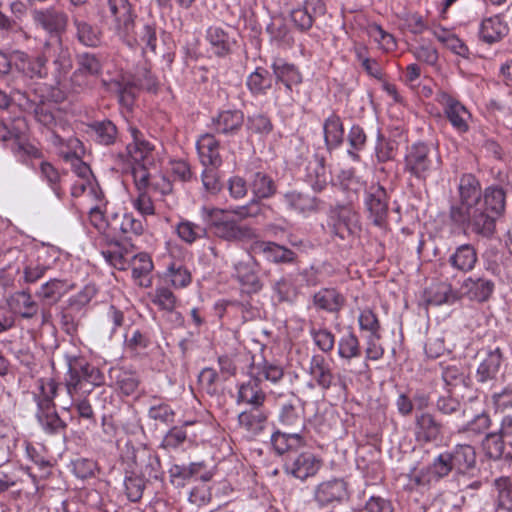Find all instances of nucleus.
Instances as JSON below:
<instances>
[{
  "mask_svg": "<svg viewBox=\"0 0 512 512\" xmlns=\"http://www.w3.org/2000/svg\"><path fill=\"white\" fill-rule=\"evenodd\" d=\"M505 207L506 193L502 187L491 185L482 191L474 175L464 174L459 180L458 198L450 203L448 218L465 234L491 239Z\"/></svg>",
  "mask_w": 512,
  "mask_h": 512,
  "instance_id": "f257e3e1",
  "label": "nucleus"
},
{
  "mask_svg": "<svg viewBox=\"0 0 512 512\" xmlns=\"http://www.w3.org/2000/svg\"><path fill=\"white\" fill-rule=\"evenodd\" d=\"M64 385L71 399L87 397L105 383L103 372L84 357L68 356Z\"/></svg>",
  "mask_w": 512,
  "mask_h": 512,
  "instance_id": "f03ea898",
  "label": "nucleus"
},
{
  "mask_svg": "<svg viewBox=\"0 0 512 512\" xmlns=\"http://www.w3.org/2000/svg\"><path fill=\"white\" fill-rule=\"evenodd\" d=\"M227 212V210L203 206L200 215L215 237L233 244L253 243L257 238L256 229L240 224L236 219L227 216Z\"/></svg>",
  "mask_w": 512,
  "mask_h": 512,
  "instance_id": "7ed1b4c3",
  "label": "nucleus"
},
{
  "mask_svg": "<svg viewBox=\"0 0 512 512\" xmlns=\"http://www.w3.org/2000/svg\"><path fill=\"white\" fill-rule=\"evenodd\" d=\"M59 383L53 378L40 381V394L35 395L37 404L36 419L42 430L49 435L65 434L67 423L58 415L54 398Z\"/></svg>",
  "mask_w": 512,
  "mask_h": 512,
  "instance_id": "20e7f679",
  "label": "nucleus"
},
{
  "mask_svg": "<svg viewBox=\"0 0 512 512\" xmlns=\"http://www.w3.org/2000/svg\"><path fill=\"white\" fill-rule=\"evenodd\" d=\"M441 165L437 151L425 142L418 141L407 148L404 156V172L418 181L425 182L427 178Z\"/></svg>",
  "mask_w": 512,
  "mask_h": 512,
  "instance_id": "39448f33",
  "label": "nucleus"
},
{
  "mask_svg": "<svg viewBox=\"0 0 512 512\" xmlns=\"http://www.w3.org/2000/svg\"><path fill=\"white\" fill-rule=\"evenodd\" d=\"M326 225L332 237L348 240L361 231L358 212L348 203H336L327 211Z\"/></svg>",
  "mask_w": 512,
  "mask_h": 512,
  "instance_id": "423d86ee",
  "label": "nucleus"
},
{
  "mask_svg": "<svg viewBox=\"0 0 512 512\" xmlns=\"http://www.w3.org/2000/svg\"><path fill=\"white\" fill-rule=\"evenodd\" d=\"M76 68L70 77V88L74 93H86L93 90L97 78L101 76L103 63L97 54L78 53L75 58Z\"/></svg>",
  "mask_w": 512,
  "mask_h": 512,
  "instance_id": "0eeeda50",
  "label": "nucleus"
},
{
  "mask_svg": "<svg viewBox=\"0 0 512 512\" xmlns=\"http://www.w3.org/2000/svg\"><path fill=\"white\" fill-rule=\"evenodd\" d=\"M106 15L113 22L114 30L129 46H133L136 15L129 0H106Z\"/></svg>",
  "mask_w": 512,
  "mask_h": 512,
  "instance_id": "6e6552de",
  "label": "nucleus"
},
{
  "mask_svg": "<svg viewBox=\"0 0 512 512\" xmlns=\"http://www.w3.org/2000/svg\"><path fill=\"white\" fill-rule=\"evenodd\" d=\"M282 462L284 473L301 482L315 477L323 466L322 458L308 450L289 454Z\"/></svg>",
  "mask_w": 512,
  "mask_h": 512,
  "instance_id": "1a4fd4ad",
  "label": "nucleus"
},
{
  "mask_svg": "<svg viewBox=\"0 0 512 512\" xmlns=\"http://www.w3.org/2000/svg\"><path fill=\"white\" fill-rule=\"evenodd\" d=\"M436 101L442 107L446 119L458 134L462 135L469 131L472 114L458 98L446 91H439L436 95Z\"/></svg>",
  "mask_w": 512,
  "mask_h": 512,
  "instance_id": "9d476101",
  "label": "nucleus"
},
{
  "mask_svg": "<svg viewBox=\"0 0 512 512\" xmlns=\"http://www.w3.org/2000/svg\"><path fill=\"white\" fill-rule=\"evenodd\" d=\"M43 47L46 63L48 61L52 62V76L55 82L61 85L73 65L69 48L63 45L61 39L47 41Z\"/></svg>",
  "mask_w": 512,
  "mask_h": 512,
  "instance_id": "9b49d317",
  "label": "nucleus"
},
{
  "mask_svg": "<svg viewBox=\"0 0 512 512\" xmlns=\"http://www.w3.org/2000/svg\"><path fill=\"white\" fill-rule=\"evenodd\" d=\"M91 198L94 205L89 209V221L91 225L97 229L101 237L104 239H112L117 232V226L113 221L106 219L107 200L100 187L91 188Z\"/></svg>",
  "mask_w": 512,
  "mask_h": 512,
  "instance_id": "f8f14e48",
  "label": "nucleus"
},
{
  "mask_svg": "<svg viewBox=\"0 0 512 512\" xmlns=\"http://www.w3.org/2000/svg\"><path fill=\"white\" fill-rule=\"evenodd\" d=\"M57 252L50 247H42L30 254L23 262L22 276L20 282L25 284H34L40 280L52 267L49 258L55 256Z\"/></svg>",
  "mask_w": 512,
  "mask_h": 512,
  "instance_id": "ddd939ff",
  "label": "nucleus"
},
{
  "mask_svg": "<svg viewBox=\"0 0 512 512\" xmlns=\"http://www.w3.org/2000/svg\"><path fill=\"white\" fill-rule=\"evenodd\" d=\"M281 203L287 211L307 218L320 211L322 200L315 195L292 189L281 194Z\"/></svg>",
  "mask_w": 512,
  "mask_h": 512,
  "instance_id": "4468645a",
  "label": "nucleus"
},
{
  "mask_svg": "<svg viewBox=\"0 0 512 512\" xmlns=\"http://www.w3.org/2000/svg\"><path fill=\"white\" fill-rule=\"evenodd\" d=\"M34 23L54 39H61L68 25V14L54 6L36 9L32 12Z\"/></svg>",
  "mask_w": 512,
  "mask_h": 512,
  "instance_id": "2eb2a0df",
  "label": "nucleus"
},
{
  "mask_svg": "<svg viewBox=\"0 0 512 512\" xmlns=\"http://www.w3.org/2000/svg\"><path fill=\"white\" fill-rule=\"evenodd\" d=\"M503 363L504 355L499 347L485 350L475 373L477 383L494 385L498 381Z\"/></svg>",
  "mask_w": 512,
  "mask_h": 512,
  "instance_id": "dca6fc26",
  "label": "nucleus"
},
{
  "mask_svg": "<svg viewBox=\"0 0 512 512\" xmlns=\"http://www.w3.org/2000/svg\"><path fill=\"white\" fill-rule=\"evenodd\" d=\"M364 204L372 223L383 227L388 216V195L385 188L379 184L371 185L365 191Z\"/></svg>",
  "mask_w": 512,
  "mask_h": 512,
  "instance_id": "f3484780",
  "label": "nucleus"
},
{
  "mask_svg": "<svg viewBox=\"0 0 512 512\" xmlns=\"http://www.w3.org/2000/svg\"><path fill=\"white\" fill-rule=\"evenodd\" d=\"M495 290V283L480 275H471L465 278L459 287L460 296L470 301L484 303L488 301Z\"/></svg>",
  "mask_w": 512,
  "mask_h": 512,
  "instance_id": "a211bd4d",
  "label": "nucleus"
},
{
  "mask_svg": "<svg viewBox=\"0 0 512 512\" xmlns=\"http://www.w3.org/2000/svg\"><path fill=\"white\" fill-rule=\"evenodd\" d=\"M205 40L208 43V52L214 57L224 59L230 56L236 46L237 40L220 26H209L205 31Z\"/></svg>",
  "mask_w": 512,
  "mask_h": 512,
  "instance_id": "6ab92c4d",
  "label": "nucleus"
},
{
  "mask_svg": "<svg viewBox=\"0 0 512 512\" xmlns=\"http://www.w3.org/2000/svg\"><path fill=\"white\" fill-rule=\"evenodd\" d=\"M128 132L132 137V143H129L126 146L127 155L120 154L119 157L123 161L131 158L137 163L145 162L147 160V165L152 164L154 160V145L145 139L142 131H140L136 126L129 125Z\"/></svg>",
  "mask_w": 512,
  "mask_h": 512,
  "instance_id": "aec40b11",
  "label": "nucleus"
},
{
  "mask_svg": "<svg viewBox=\"0 0 512 512\" xmlns=\"http://www.w3.org/2000/svg\"><path fill=\"white\" fill-rule=\"evenodd\" d=\"M277 420L285 428L306 429L305 408L301 400L294 394L282 403L278 410Z\"/></svg>",
  "mask_w": 512,
  "mask_h": 512,
  "instance_id": "412c9836",
  "label": "nucleus"
},
{
  "mask_svg": "<svg viewBox=\"0 0 512 512\" xmlns=\"http://www.w3.org/2000/svg\"><path fill=\"white\" fill-rule=\"evenodd\" d=\"M244 123V113L238 109H228L220 111L211 118L210 128L218 134L225 136H234L242 128Z\"/></svg>",
  "mask_w": 512,
  "mask_h": 512,
  "instance_id": "4be33fe9",
  "label": "nucleus"
},
{
  "mask_svg": "<svg viewBox=\"0 0 512 512\" xmlns=\"http://www.w3.org/2000/svg\"><path fill=\"white\" fill-rule=\"evenodd\" d=\"M348 498L347 483L343 479H331L317 485L314 493L315 501L321 505L342 502Z\"/></svg>",
  "mask_w": 512,
  "mask_h": 512,
  "instance_id": "5701e85b",
  "label": "nucleus"
},
{
  "mask_svg": "<svg viewBox=\"0 0 512 512\" xmlns=\"http://www.w3.org/2000/svg\"><path fill=\"white\" fill-rule=\"evenodd\" d=\"M270 441L275 453L283 458L289 454L300 452L299 450L306 445L303 431L290 433L276 430L272 433Z\"/></svg>",
  "mask_w": 512,
  "mask_h": 512,
  "instance_id": "b1692460",
  "label": "nucleus"
},
{
  "mask_svg": "<svg viewBox=\"0 0 512 512\" xmlns=\"http://www.w3.org/2000/svg\"><path fill=\"white\" fill-rule=\"evenodd\" d=\"M442 423L434 415L423 412L415 419V438L419 443L435 442L442 437Z\"/></svg>",
  "mask_w": 512,
  "mask_h": 512,
  "instance_id": "393cba45",
  "label": "nucleus"
},
{
  "mask_svg": "<svg viewBox=\"0 0 512 512\" xmlns=\"http://www.w3.org/2000/svg\"><path fill=\"white\" fill-rule=\"evenodd\" d=\"M15 68L30 78H45L48 75V68L44 49L40 55L30 57L22 51H14Z\"/></svg>",
  "mask_w": 512,
  "mask_h": 512,
  "instance_id": "a878e982",
  "label": "nucleus"
},
{
  "mask_svg": "<svg viewBox=\"0 0 512 512\" xmlns=\"http://www.w3.org/2000/svg\"><path fill=\"white\" fill-rule=\"evenodd\" d=\"M313 306L331 314H338L346 304L345 296L334 287H324L312 296Z\"/></svg>",
  "mask_w": 512,
  "mask_h": 512,
  "instance_id": "bb28decb",
  "label": "nucleus"
},
{
  "mask_svg": "<svg viewBox=\"0 0 512 512\" xmlns=\"http://www.w3.org/2000/svg\"><path fill=\"white\" fill-rule=\"evenodd\" d=\"M252 249L261 252L267 261L275 264H290L296 259V253L292 250L275 242L258 240V237L253 241Z\"/></svg>",
  "mask_w": 512,
  "mask_h": 512,
  "instance_id": "cd10ccee",
  "label": "nucleus"
},
{
  "mask_svg": "<svg viewBox=\"0 0 512 512\" xmlns=\"http://www.w3.org/2000/svg\"><path fill=\"white\" fill-rule=\"evenodd\" d=\"M451 462L454 471L461 476L465 477L467 473L475 470L476 467V452L473 446L469 444H457L452 449H449Z\"/></svg>",
  "mask_w": 512,
  "mask_h": 512,
  "instance_id": "c85d7f7f",
  "label": "nucleus"
},
{
  "mask_svg": "<svg viewBox=\"0 0 512 512\" xmlns=\"http://www.w3.org/2000/svg\"><path fill=\"white\" fill-rule=\"evenodd\" d=\"M132 278L140 287L149 288L152 286V271L154 264L151 256L146 252H140L130 258Z\"/></svg>",
  "mask_w": 512,
  "mask_h": 512,
  "instance_id": "c756f323",
  "label": "nucleus"
},
{
  "mask_svg": "<svg viewBox=\"0 0 512 512\" xmlns=\"http://www.w3.org/2000/svg\"><path fill=\"white\" fill-rule=\"evenodd\" d=\"M196 148L203 166H221L220 143L214 134L205 133L201 135L196 142Z\"/></svg>",
  "mask_w": 512,
  "mask_h": 512,
  "instance_id": "7c9ffc66",
  "label": "nucleus"
},
{
  "mask_svg": "<svg viewBox=\"0 0 512 512\" xmlns=\"http://www.w3.org/2000/svg\"><path fill=\"white\" fill-rule=\"evenodd\" d=\"M266 400V393L261 383L251 374L248 381L238 386L237 404H246L250 407H263Z\"/></svg>",
  "mask_w": 512,
  "mask_h": 512,
  "instance_id": "2f4dec72",
  "label": "nucleus"
},
{
  "mask_svg": "<svg viewBox=\"0 0 512 512\" xmlns=\"http://www.w3.org/2000/svg\"><path fill=\"white\" fill-rule=\"evenodd\" d=\"M309 373L323 390H328L335 384L336 377L332 367L322 354H314L311 357Z\"/></svg>",
  "mask_w": 512,
  "mask_h": 512,
  "instance_id": "473e14b6",
  "label": "nucleus"
},
{
  "mask_svg": "<svg viewBox=\"0 0 512 512\" xmlns=\"http://www.w3.org/2000/svg\"><path fill=\"white\" fill-rule=\"evenodd\" d=\"M135 464L139 468V475L146 481L160 480L163 476L161 462L155 453L142 449L135 454Z\"/></svg>",
  "mask_w": 512,
  "mask_h": 512,
  "instance_id": "72a5a7b5",
  "label": "nucleus"
},
{
  "mask_svg": "<svg viewBox=\"0 0 512 512\" xmlns=\"http://www.w3.org/2000/svg\"><path fill=\"white\" fill-rule=\"evenodd\" d=\"M478 262L476 248L472 244H462L450 254L448 258L449 265L462 273L471 272Z\"/></svg>",
  "mask_w": 512,
  "mask_h": 512,
  "instance_id": "f704fd0d",
  "label": "nucleus"
},
{
  "mask_svg": "<svg viewBox=\"0 0 512 512\" xmlns=\"http://www.w3.org/2000/svg\"><path fill=\"white\" fill-rule=\"evenodd\" d=\"M88 133L95 143L111 146L119 139L118 128L110 119L96 120L87 125Z\"/></svg>",
  "mask_w": 512,
  "mask_h": 512,
  "instance_id": "c9c22d12",
  "label": "nucleus"
},
{
  "mask_svg": "<svg viewBox=\"0 0 512 512\" xmlns=\"http://www.w3.org/2000/svg\"><path fill=\"white\" fill-rule=\"evenodd\" d=\"M271 69L276 81L282 83L288 91H292L293 86L302 83L303 78L298 67L285 59L275 58L271 64Z\"/></svg>",
  "mask_w": 512,
  "mask_h": 512,
  "instance_id": "e433bc0d",
  "label": "nucleus"
},
{
  "mask_svg": "<svg viewBox=\"0 0 512 512\" xmlns=\"http://www.w3.org/2000/svg\"><path fill=\"white\" fill-rule=\"evenodd\" d=\"M107 244L106 248H102L100 253L106 263L118 270H126L130 266V258L128 250L119 243L116 234L112 239H104Z\"/></svg>",
  "mask_w": 512,
  "mask_h": 512,
  "instance_id": "4c0bfd02",
  "label": "nucleus"
},
{
  "mask_svg": "<svg viewBox=\"0 0 512 512\" xmlns=\"http://www.w3.org/2000/svg\"><path fill=\"white\" fill-rule=\"evenodd\" d=\"M344 132L341 117L333 111L323 122L324 143L328 151H333L342 145Z\"/></svg>",
  "mask_w": 512,
  "mask_h": 512,
  "instance_id": "58836bf2",
  "label": "nucleus"
},
{
  "mask_svg": "<svg viewBox=\"0 0 512 512\" xmlns=\"http://www.w3.org/2000/svg\"><path fill=\"white\" fill-rule=\"evenodd\" d=\"M72 23L76 30V39L87 47H97L101 43L100 29L83 19L81 13H74Z\"/></svg>",
  "mask_w": 512,
  "mask_h": 512,
  "instance_id": "ea45409f",
  "label": "nucleus"
},
{
  "mask_svg": "<svg viewBox=\"0 0 512 512\" xmlns=\"http://www.w3.org/2000/svg\"><path fill=\"white\" fill-rule=\"evenodd\" d=\"M249 187L253 197L261 201L270 199L277 193L275 181L269 174L263 171H256L250 174Z\"/></svg>",
  "mask_w": 512,
  "mask_h": 512,
  "instance_id": "a19ab883",
  "label": "nucleus"
},
{
  "mask_svg": "<svg viewBox=\"0 0 512 512\" xmlns=\"http://www.w3.org/2000/svg\"><path fill=\"white\" fill-rule=\"evenodd\" d=\"M305 181L311 189L316 192H322L328 184V175L323 157L317 155L309 161L306 167Z\"/></svg>",
  "mask_w": 512,
  "mask_h": 512,
  "instance_id": "79ce46f5",
  "label": "nucleus"
},
{
  "mask_svg": "<svg viewBox=\"0 0 512 512\" xmlns=\"http://www.w3.org/2000/svg\"><path fill=\"white\" fill-rule=\"evenodd\" d=\"M508 25L500 15L485 18L479 28L481 40L488 44L500 41L508 33Z\"/></svg>",
  "mask_w": 512,
  "mask_h": 512,
  "instance_id": "37998d69",
  "label": "nucleus"
},
{
  "mask_svg": "<svg viewBox=\"0 0 512 512\" xmlns=\"http://www.w3.org/2000/svg\"><path fill=\"white\" fill-rule=\"evenodd\" d=\"M252 375L260 382L267 381L271 384H278L284 378L283 366L276 360L262 358L253 365Z\"/></svg>",
  "mask_w": 512,
  "mask_h": 512,
  "instance_id": "c03bdc74",
  "label": "nucleus"
},
{
  "mask_svg": "<svg viewBox=\"0 0 512 512\" xmlns=\"http://www.w3.org/2000/svg\"><path fill=\"white\" fill-rule=\"evenodd\" d=\"M8 305L24 319H31L38 312V304L28 290L14 292L8 299Z\"/></svg>",
  "mask_w": 512,
  "mask_h": 512,
  "instance_id": "a18cd8bd",
  "label": "nucleus"
},
{
  "mask_svg": "<svg viewBox=\"0 0 512 512\" xmlns=\"http://www.w3.org/2000/svg\"><path fill=\"white\" fill-rule=\"evenodd\" d=\"M337 354L340 359L350 362L362 354L359 339L353 328L348 326L338 340Z\"/></svg>",
  "mask_w": 512,
  "mask_h": 512,
  "instance_id": "49530a36",
  "label": "nucleus"
},
{
  "mask_svg": "<svg viewBox=\"0 0 512 512\" xmlns=\"http://www.w3.org/2000/svg\"><path fill=\"white\" fill-rule=\"evenodd\" d=\"M268 414L262 407H250L238 415L239 425L253 434H259L265 428Z\"/></svg>",
  "mask_w": 512,
  "mask_h": 512,
  "instance_id": "de8ad7c7",
  "label": "nucleus"
},
{
  "mask_svg": "<svg viewBox=\"0 0 512 512\" xmlns=\"http://www.w3.org/2000/svg\"><path fill=\"white\" fill-rule=\"evenodd\" d=\"M164 279L175 289H184L192 282V274L187 266L180 261L173 260L164 272Z\"/></svg>",
  "mask_w": 512,
  "mask_h": 512,
  "instance_id": "09e8293b",
  "label": "nucleus"
},
{
  "mask_svg": "<svg viewBox=\"0 0 512 512\" xmlns=\"http://www.w3.org/2000/svg\"><path fill=\"white\" fill-rule=\"evenodd\" d=\"M110 377L114 381L116 388L126 396L135 393L140 383L139 376L135 371L123 368L111 369Z\"/></svg>",
  "mask_w": 512,
  "mask_h": 512,
  "instance_id": "8fccbe9b",
  "label": "nucleus"
},
{
  "mask_svg": "<svg viewBox=\"0 0 512 512\" xmlns=\"http://www.w3.org/2000/svg\"><path fill=\"white\" fill-rule=\"evenodd\" d=\"M207 224H197L187 219H181L176 227L177 236L186 244H193L208 236Z\"/></svg>",
  "mask_w": 512,
  "mask_h": 512,
  "instance_id": "3c124183",
  "label": "nucleus"
},
{
  "mask_svg": "<svg viewBox=\"0 0 512 512\" xmlns=\"http://www.w3.org/2000/svg\"><path fill=\"white\" fill-rule=\"evenodd\" d=\"M266 31L270 36V40L277 47L291 48L294 44V37L290 28L283 19H275L267 25Z\"/></svg>",
  "mask_w": 512,
  "mask_h": 512,
  "instance_id": "603ef678",
  "label": "nucleus"
},
{
  "mask_svg": "<svg viewBox=\"0 0 512 512\" xmlns=\"http://www.w3.org/2000/svg\"><path fill=\"white\" fill-rule=\"evenodd\" d=\"M72 288L73 286L67 280L53 278L40 286L36 291V296L44 300L57 302Z\"/></svg>",
  "mask_w": 512,
  "mask_h": 512,
  "instance_id": "864d4df0",
  "label": "nucleus"
},
{
  "mask_svg": "<svg viewBox=\"0 0 512 512\" xmlns=\"http://www.w3.org/2000/svg\"><path fill=\"white\" fill-rule=\"evenodd\" d=\"M308 332L314 345L322 353L328 354L334 349L336 341L335 335L327 327L310 322Z\"/></svg>",
  "mask_w": 512,
  "mask_h": 512,
  "instance_id": "5fc2aeb1",
  "label": "nucleus"
},
{
  "mask_svg": "<svg viewBox=\"0 0 512 512\" xmlns=\"http://www.w3.org/2000/svg\"><path fill=\"white\" fill-rule=\"evenodd\" d=\"M246 86L254 96L265 95L272 87V77L263 67H257L246 79Z\"/></svg>",
  "mask_w": 512,
  "mask_h": 512,
  "instance_id": "6e6d98bb",
  "label": "nucleus"
},
{
  "mask_svg": "<svg viewBox=\"0 0 512 512\" xmlns=\"http://www.w3.org/2000/svg\"><path fill=\"white\" fill-rule=\"evenodd\" d=\"M150 299L159 310L167 313H173L178 305L177 296L165 285H157L150 294Z\"/></svg>",
  "mask_w": 512,
  "mask_h": 512,
  "instance_id": "4d7b16f0",
  "label": "nucleus"
},
{
  "mask_svg": "<svg viewBox=\"0 0 512 512\" xmlns=\"http://www.w3.org/2000/svg\"><path fill=\"white\" fill-rule=\"evenodd\" d=\"M36 120L50 129L63 126L61 112L51 103H41L34 110Z\"/></svg>",
  "mask_w": 512,
  "mask_h": 512,
  "instance_id": "13d9d810",
  "label": "nucleus"
},
{
  "mask_svg": "<svg viewBox=\"0 0 512 512\" xmlns=\"http://www.w3.org/2000/svg\"><path fill=\"white\" fill-rule=\"evenodd\" d=\"M347 141L349 149L347 155L355 162L360 161L359 152L365 149L367 144V135L359 124H354L348 131Z\"/></svg>",
  "mask_w": 512,
  "mask_h": 512,
  "instance_id": "bf43d9fd",
  "label": "nucleus"
},
{
  "mask_svg": "<svg viewBox=\"0 0 512 512\" xmlns=\"http://www.w3.org/2000/svg\"><path fill=\"white\" fill-rule=\"evenodd\" d=\"M147 415L151 420L170 425L174 422L176 413L168 403L154 398L148 408Z\"/></svg>",
  "mask_w": 512,
  "mask_h": 512,
  "instance_id": "052dcab7",
  "label": "nucleus"
},
{
  "mask_svg": "<svg viewBox=\"0 0 512 512\" xmlns=\"http://www.w3.org/2000/svg\"><path fill=\"white\" fill-rule=\"evenodd\" d=\"M494 488L497 491V506L506 511H512V477L496 478Z\"/></svg>",
  "mask_w": 512,
  "mask_h": 512,
  "instance_id": "680f3d73",
  "label": "nucleus"
},
{
  "mask_svg": "<svg viewBox=\"0 0 512 512\" xmlns=\"http://www.w3.org/2000/svg\"><path fill=\"white\" fill-rule=\"evenodd\" d=\"M451 460L450 452L445 450L439 453L427 466L430 470V474L436 482L446 478L452 471H454Z\"/></svg>",
  "mask_w": 512,
  "mask_h": 512,
  "instance_id": "e2e57ef3",
  "label": "nucleus"
},
{
  "mask_svg": "<svg viewBox=\"0 0 512 512\" xmlns=\"http://www.w3.org/2000/svg\"><path fill=\"white\" fill-rule=\"evenodd\" d=\"M60 156L65 162L70 163L72 172L79 178L78 180L95 181L92 171L75 151H60Z\"/></svg>",
  "mask_w": 512,
  "mask_h": 512,
  "instance_id": "0e129e2a",
  "label": "nucleus"
},
{
  "mask_svg": "<svg viewBox=\"0 0 512 512\" xmlns=\"http://www.w3.org/2000/svg\"><path fill=\"white\" fill-rule=\"evenodd\" d=\"M146 481L135 471L126 472L124 478L125 494L129 501L138 502L143 496Z\"/></svg>",
  "mask_w": 512,
  "mask_h": 512,
  "instance_id": "69168bd1",
  "label": "nucleus"
},
{
  "mask_svg": "<svg viewBox=\"0 0 512 512\" xmlns=\"http://www.w3.org/2000/svg\"><path fill=\"white\" fill-rule=\"evenodd\" d=\"M395 142L386 138L380 130L377 132L374 153L378 163L383 164L391 161L395 157Z\"/></svg>",
  "mask_w": 512,
  "mask_h": 512,
  "instance_id": "338daca9",
  "label": "nucleus"
},
{
  "mask_svg": "<svg viewBox=\"0 0 512 512\" xmlns=\"http://www.w3.org/2000/svg\"><path fill=\"white\" fill-rule=\"evenodd\" d=\"M482 446L488 458L498 460L505 452V439L498 431L490 432L486 434Z\"/></svg>",
  "mask_w": 512,
  "mask_h": 512,
  "instance_id": "774afa93",
  "label": "nucleus"
}]
</instances>
